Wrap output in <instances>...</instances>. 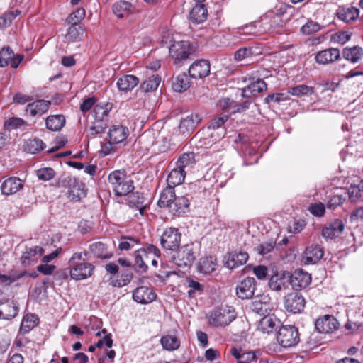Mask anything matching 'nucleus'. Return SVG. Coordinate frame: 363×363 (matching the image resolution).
<instances>
[{
	"label": "nucleus",
	"instance_id": "obj_55",
	"mask_svg": "<svg viewBox=\"0 0 363 363\" xmlns=\"http://www.w3.org/2000/svg\"><path fill=\"white\" fill-rule=\"evenodd\" d=\"M348 195L352 202L363 201V183L351 186L348 190Z\"/></svg>",
	"mask_w": 363,
	"mask_h": 363
},
{
	"label": "nucleus",
	"instance_id": "obj_58",
	"mask_svg": "<svg viewBox=\"0 0 363 363\" xmlns=\"http://www.w3.org/2000/svg\"><path fill=\"white\" fill-rule=\"evenodd\" d=\"M55 171L50 167H43L36 171V176L39 180L47 182L53 179L55 176Z\"/></svg>",
	"mask_w": 363,
	"mask_h": 363
},
{
	"label": "nucleus",
	"instance_id": "obj_41",
	"mask_svg": "<svg viewBox=\"0 0 363 363\" xmlns=\"http://www.w3.org/2000/svg\"><path fill=\"white\" fill-rule=\"evenodd\" d=\"M191 82L186 73H182L177 76L172 82V89L174 91L182 92L186 91L190 87Z\"/></svg>",
	"mask_w": 363,
	"mask_h": 363
},
{
	"label": "nucleus",
	"instance_id": "obj_39",
	"mask_svg": "<svg viewBox=\"0 0 363 363\" xmlns=\"http://www.w3.org/2000/svg\"><path fill=\"white\" fill-rule=\"evenodd\" d=\"M65 124V118L63 115H50L45 119L46 128L51 131L60 130Z\"/></svg>",
	"mask_w": 363,
	"mask_h": 363
},
{
	"label": "nucleus",
	"instance_id": "obj_52",
	"mask_svg": "<svg viewBox=\"0 0 363 363\" xmlns=\"http://www.w3.org/2000/svg\"><path fill=\"white\" fill-rule=\"evenodd\" d=\"M106 127V121H94L91 123V125L86 129L87 136L94 138L96 135L104 133Z\"/></svg>",
	"mask_w": 363,
	"mask_h": 363
},
{
	"label": "nucleus",
	"instance_id": "obj_1",
	"mask_svg": "<svg viewBox=\"0 0 363 363\" xmlns=\"http://www.w3.org/2000/svg\"><path fill=\"white\" fill-rule=\"evenodd\" d=\"M169 52L174 63L182 66L188 59L197 55L198 46L188 40L176 41L170 45Z\"/></svg>",
	"mask_w": 363,
	"mask_h": 363
},
{
	"label": "nucleus",
	"instance_id": "obj_14",
	"mask_svg": "<svg viewBox=\"0 0 363 363\" xmlns=\"http://www.w3.org/2000/svg\"><path fill=\"white\" fill-rule=\"evenodd\" d=\"M211 65L206 60H196L189 68L191 78L202 79L209 75Z\"/></svg>",
	"mask_w": 363,
	"mask_h": 363
},
{
	"label": "nucleus",
	"instance_id": "obj_61",
	"mask_svg": "<svg viewBox=\"0 0 363 363\" xmlns=\"http://www.w3.org/2000/svg\"><path fill=\"white\" fill-rule=\"evenodd\" d=\"M186 281L188 287L190 288V289L188 291L189 297L194 298L195 296L196 291L201 293L203 291V286L199 281L192 279H188Z\"/></svg>",
	"mask_w": 363,
	"mask_h": 363
},
{
	"label": "nucleus",
	"instance_id": "obj_12",
	"mask_svg": "<svg viewBox=\"0 0 363 363\" xmlns=\"http://www.w3.org/2000/svg\"><path fill=\"white\" fill-rule=\"evenodd\" d=\"M289 281L296 291L302 290L308 286L311 282V275L303 270H295L291 274H289Z\"/></svg>",
	"mask_w": 363,
	"mask_h": 363
},
{
	"label": "nucleus",
	"instance_id": "obj_7",
	"mask_svg": "<svg viewBox=\"0 0 363 363\" xmlns=\"http://www.w3.org/2000/svg\"><path fill=\"white\" fill-rule=\"evenodd\" d=\"M235 318V311L229 307H219L211 311L208 322L215 327L229 325Z\"/></svg>",
	"mask_w": 363,
	"mask_h": 363
},
{
	"label": "nucleus",
	"instance_id": "obj_20",
	"mask_svg": "<svg viewBox=\"0 0 363 363\" xmlns=\"http://www.w3.org/2000/svg\"><path fill=\"white\" fill-rule=\"evenodd\" d=\"M45 250L40 246L27 247L23 252L21 261L22 265L28 267L37 262L39 257L44 253Z\"/></svg>",
	"mask_w": 363,
	"mask_h": 363
},
{
	"label": "nucleus",
	"instance_id": "obj_42",
	"mask_svg": "<svg viewBox=\"0 0 363 363\" xmlns=\"http://www.w3.org/2000/svg\"><path fill=\"white\" fill-rule=\"evenodd\" d=\"M134 264L133 267L136 271L140 272H145L148 268L147 265L145 264L144 260V257H147L146 252L145 251V248H140L135 251L134 252Z\"/></svg>",
	"mask_w": 363,
	"mask_h": 363
},
{
	"label": "nucleus",
	"instance_id": "obj_28",
	"mask_svg": "<svg viewBox=\"0 0 363 363\" xmlns=\"http://www.w3.org/2000/svg\"><path fill=\"white\" fill-rule=\"evenodd\" d=\"M359 15V9L352 6H340L337 11V18L347 23L354 21Z\"/></svg>",
	"mask_w": 363,
	"mask_h": 363
},
{
	"label": "nucleus",
	"instance_id": "obj_35",
	"mask_svg": "<svg viewBox=\"0 0 363 363\" xmlns=\"http://www.w3.org/2000/svg\"><path fill=\"white\" fill-rule=\"evenodd\" d=\"M139 83V79L131 74L124 75L120 77L116 83L118 89L124 92L133 89Z\"/></svg>",
	"mask_w": 363,
	"mask_h": 363
},
{
	"label": "nucleus",
	"instance_id": "obj_27",
	"mask_svg": "<svg viewBox=\"0 0 363 363\" xmlns=\"http://www.w3.org/2000/svg\"><path fill=\"white\" fill-rule=\"evenodd\" d=\"M230 353L238 363H250L257 359V352H244L241 347H233L230 350Z\"/></svg>",
	"mask_w": 363,
	"mask_h": 363
},
{
	"label": "nucleus",
	"instance_id": "obj_33",
	"mask_svg": "<svg viewBox=\"0 0 363 363\" xmlns=\"http://www.w3.org/2000/svg\"><path fill=\"white\" fill-rule=\"evenodd\" d=\"M280 321L274 316L266 315L259 322L257 329L264 333H271L279 327Z\"/></svg>",
	"mask_w": 363,
	"mask_h": 363
},
{
	"label": "nucleus",
	"instance_id": "obj_45",
	"mask_svg": "<svg viewBox=\"0 0 363 363\" xmlns=\"http://www.w3.org/2000/svg\"><path fill=\"white\" fill-rule=\"evenodd\" d=\"M133 6L128 1H120L113 6V12L118 18H123L125 15L130 13Z\"/></svg>",
	"mask_w": 363,
	"mask_h": 363
},
{
	"label": "nucleus",
	"instance_id": "obj_50",
	"mask_svg": "<svg viewBox=\"0 0 363 363\" xmlns=\"http://www.w3.org/2000/svg\"><path fill=\"white\" fill-rule=\"evenodd\" d=\"M45 147V144L43 143V141L41 139L37 138L28 140L24 145L25 150L31 154L38 152L44 150Z\"/></svg>",
	"mask_w": 363,
	"mask_h": 363
},
{
	"label": "nucleus",
	"instance_id": "obj_49",
	"mask_svg": "<svg viewBox=\"0 0 363 363\" xmlns=\"http://www.w3.org/2000/svg\"><path fill=\"white\" fill-rule=\"evenodd\" d=\"M196 162L195 154L194 152H186L182 154L176 162V167L182 170L191 167Z\"/></svg>",
	"mask_w": 363,
	"mask_h": 363
},
{
	"label": "nucleus",
	"instance_id": "obj_59",
	"mask_svg": "<svg viewBox=\"0 0 363 363\" xmlns=\"http://www.w3.org/2000/svg\"><path fill=\"white\" fill-rule=\"evenodd\" d=\"M257 33V28L256 27L251 24V25H247L242 28H239L238 30V35L240 38L242 40H247L251 38L252 36H254L256 35Z\"/></svg>",
	"mask_w": 363,
	"mask_h": 363
},
{
	"label": "nucleus",
	"instance_id": "obj_31",
	"mask_svg": "<svg viewBox=\"0 0 363 363\" xmlns=\"http://www.w3.org/2000/svg\"><path fill=\"white\" fill-rule=\"evenodd\" d=\"M201 120L198 113H191L181 121L179 130L183 134L189 133L196 128Z\"/></svg>",
	"mask_w": 363,
	"mask_h": 363
},
{
	"label": "nucleus",
	"instance_id": "obj_24",
	"mask_svg": "<svg viewBox=\"0 0 363 363\" xmlns=\"http://www.w3.org/2000/svg\"><path fill=\"white\" fill-rule=\"evenodd\" d=\"M18 312V306L13 300L0 301V319L11 320L17 315Z\"/></svg>",
	"mask_w": 363,
	"mask_h": 363
},
{
	"label": "nucleus",
	"instance_id": "obj_4",
	"mask_svg": "<svg viewBox=\"0 0 363 363\" xmlns=\"http://www.w3.org/2000/svg\"><path fill=\"white\" fill-rule=\"evenodd\" d=\"M82 253H74L69 260L72 266L69 274L74 280H83L90 277L94 271V266L89 262H80Z\"/></svg>",
	"mask_w": 363,
	"mask_h": 363
},
{
	"label": "nucleus",
	"instance_id": "obj_16",
	"mask_svg": "<svg viewBox=\"0 0 363 363\" xmlns=\"http://www.w3.org/2000/svg\"><path fill=\"white\" fill-rule=\"evenodd\" d=\"M24 186V181L16 177L6 179L1 185L2 194L11 196L18 193Z\"/></svg>",
	"mask_w": 363,
	"mask_h": 363
},
{
	"label": "nucleus",
	"instance_id": "obj_60",
	"mask_svg": "<svg viewBox=\"0 0 363 363\" xmlns=\"http://www.w3.org/2000/svg\"><path fill=\"white\" fill-rule=\"evenodd\" d=\"M253 55L252 48L243 47L238 49L234 53V60L236 62H240L245 59L252 57Z\"/></svg>",
	"mask_w": 363,
	"mask_h": 363
},
{
	"label": "nucleus",
	"instance_id": "obj_44",
	"mask_svg": "<svg viewBox=\"0 0 363 363\" xmlns=\"http://www.w3.org/2000/svg\"><path fill=\"white\" fill-rule=\"evenodd\" d=\"M160 344L164 350L174 351L180 347V340L174 335H166L160 338Z\"/></svg>",
	"mask_w": 363,
	"mask_h": 363
},
{
	"label": "nucleus",
	"instance_id": "obj_5",
	"mask_svg": "<svg viewBox=\"0 0 363 363\" xmlns=\"http://www.w3.org/2000/svg\"><path fill=\"white\" fill-rule=\"evenodd\" d=\"M55 187L68 189L69 196L72 200H79L85 195L84 185L75 177L63 174L57 179Z\"/></svg>",
	"mask_w": 363,
	"mask_h": 363
},
{
	"label": "nucleus",
	"instance_id": "obj_3",
	"mask_svg": "<svg viewBox=\"0 0 363 363\" xmlns=\"http://www.w3.org/2000/svg\"><path fill=\"white\" fill-rule=\"evenodd\" d=\"M108 180L118 196H125L135 189L133 182L126 177L124 171H113L108 175Z\"/></svg>",
	"mask_w": 363,
	"mask_h": 363
},
{
	"label": "nucleus",
	"instance_id": "obj_11",
	"mask_svg": "<svg viewBox=\"0 0 363 363\" xmlns=\"http://www.w3.org/2000/svg\"><path fill=\"white\" fill-rule=\"evenodd\" d=\"M315 326L320 333H330L339 328L337 320L331 315H325L315 320Z\"/></svg>",
	"mask_w": 363,
	"mask_h": 363
},
{
	"label": "nucleus",
	"instance_id": "obj_8",
	"mask_svg": "<svg viewBox=\"0 0 363 363\" xmlns=\"http://www.w3.org/2000/svg\"><path fill=\"white\" fill-rule=\"evenodd\" d=\"M278 342L284 347H290L299 342V333L295 326H282L277 335Z\"/></svg>",
	"mask_w": 363,
	"mask_h": 363
},
{
	"label": "nucleus",
	"instance_id": "obj_34",
	"mask_svg": "<svg viewBox=\"0 0 363 363\" xmlns=\"http://www.w3.org/2000/svg\"><path fill=\"white\" fill-rule=\"evenodd\" d=\"M89 250L96 258L101 259H111L113 256V253L102 242L92 243L89 245Z\"/></svg>",
	"mask_w": 363,
	"mask_h": 363
},
{
	"label": "nucleus",
	"instance_id": "obj_40",
	"mask_svg": "<svg viewBox=\"0 0 363 363\" xmlns=\"http://www.w3.org/2000/svg\"><path fill=\"white\" fill-rule=\"evenodd\" d=\"M175 197L174 188L167 186L160 194L157 204L160 208H168Z\"/></svg>",
	"mask_w": 363,
	"mask_h": 363
},
{
	"label": "nucleus",
	"instance_id": "obj_9",
	"mask_svg": "<svg viewBox=\"0 0 363 363\" xmlns=\"http://www.w3.org/2000/svg\"><path fill=\"white\" fill-rule=\"evenodd\" d=\"M285 309L291 313H299L302 312L306 306L304 297L298 292L288 294L284 298Z\"/></svg>",
	"mask_w": 363,
	"mask_h": 363
},
{
	"label": "nucleus",
	"instance_id": "obj_43",
	"mask_svg": "<svg viewBox=\"0 0 363 363\" xmlns=\"http://www.w3.org/2000/svg\"><path fill=\"white\" fill-rule=\"evenodd\" d=\"M216 266V259L213 257H205L199 259L197 268L203 274H209L215 271Z\"/></svg>",
	"mask_w": 363,
	"mask_h": 363
},
{
	"label": "nucleus",
	"instance_id": "obj_46",
	"mask_svg": "<svg viewBox=\"0 0 363 363\" xmlns=\"http://www.w3.org/2000/svg\"><path fill=\"white\" fill-rule=\"evenodd\" d=\"M38 324V318L34 314H27L22 320L20 332L26 334Z\"/></svg>",
	"mask_w": 363,
	"mask_h": 363
},
{
	"label": "nucleus",
	"instance_id": "obj_36",
	"mask_svg": "<svg viewBox=\"0 0 363 363\" xmlns=\"http://www.w3.org/2000/svg\"><path fill=\"white\" fill-rule=\"evenodd\" d=\"M113 108V104L110 102L100 103L94 107L93 114L95 121H107L109 112Z\"/></svg>",
	"mask_w": 363,
	"mask_h": 363
},
{
	"label": "nucleus",
	"instance_id": "obj_57",
	"mask_svg": "<svg viewBox=\"0 0 363 363\" xmlns=\"http://www.w3.org/2000/svg\"><path fill=\"white\" fill-rule=\"evenodd\" d=\"M133 279V272L130 270H124L121 272V279L112 280L111 284L113 286L121 287L128 284Z\"/></svg>",
	"mask_w": 363,
	"mask_h": 363
},
{
	"label": "nucleus",
	"instance_id": "obj_53",
	"mask_svg": "<svg viewBox=\"0 0 363 363\" xmlns=\"http://www.w3.org/2000/svg\"><path fill=\"white\" fill-rule=\"evenodd\" d=\"M313 93V89L311 86H308L304 84L298 85L289 89L288 94H291L296 96H303L311 95Z\"/></svg>",
	"mask_w": 363,
	"mask_h": 363
},
{
	"label": "nucleus",
	"instance_id": "obj_38",
	"mask_svg": "<svg viewBox=\"0 0 363 363\" xmlns=\"http://www.w3.org/2000/svg\"><path fill=\"white\" fill-rule=\"evenodd\" d=\"M208 16V11L204 4H197L190 12V19L195 23H201L205 21Z\"/></svg>",
	"mask_w": 363,
	"mask_h": 363
},
{
	"label": "nucleus",
	"instance_id": "obj_25",
	"mask_svg": "<svg viewBox=\"0 0 363 363\" xmlns=\"http://www.w3.org/2000/svg\"><path fill=\"white\" fill-rule=\"evenodd\" d=\"M248 259L249 255L247 252L233 251L228 253L225 264L228 268L233 269L245 264Z\"/></svg>",
	"mask_w": 363,
	"mask_h": 363
},
{
	"label": "nucleus",
	"instance_id": "obj_63",
	"mask_svg": "<svg viewBox=\"0 0 363 363\" xmlns=\"http://www.w3.org/2000/svg\"><path fill=\"white\" fill-rule=\"evenodd\" d=\"M289 99V96L285 93H276L268 95L265 99L264 101L266 104L271 102L280 103L281 101H286Z\"/></svg>",
	"mask_w": 363,
	"mask_h": 363
},
{
	"label": "nucleus",
	"instance_id": "obj_26",
	"mask_svg": "<svg viewBox=\"0 0 363 363\" xmlns=\"http://www.w3.org/2000/svg\"><path fill=\"white\" fill-rule=\"evenodd\" d=\"M289 280V272H277L273 274L269 279V286L272 290L279 291L286 289Z\"/></svg>",
	"mask_w": 363,
	"mask_h": 363
},
{
	"label": "nucleus",
	"instance_id": "obj_48",
	"mask_svg": "<svg viewBox=\"0 0 363 363\" xmlns=\"http://www.w3.org/2000/svg\"><path fill=\"white\" fill-rule=\"evenodd\" d=\"M161 82V77L158 74H153L140 85V88L143 91L150 92L156 90Z\"/></svg>",
	"mask_w": 363,
	"mask_h": 363
},
{
	"label": "nucleus",
	"instance_id": "obj_6",
	"mask_svg": "<svg viewBox=\"0 0 363 363\" xmlns=\"http://www.w3.org/2000/svg\"><path fill=\"white\" fill-rule=\"evenodd\" d=\"M182 233L177 228H166L160 237L162 247L171 255L177 249L181 243Z\"/></svg>",
	"mask_w": 363,
	"mask_h": 363
},
{
	"label": "nucleus",
	"instance_id": "obj_51",
	"mask_svg": "<svg viewBox=\"0 0 363 363\" xmlns=\"http://www.w3.org/2000/svg\"><path fill=\"white\" fill-rule=\"evenodd\" d=\"M140 240L139 238L131 236H122L119 240L118 250L121 251H127L133 249L139 245Z\"/></svg>",
	"mask_w": 363,
	"mask_h": 363
},
{
	"label": "nucleus",
	"instance_id": "obj_15",
	"mask_svg": "<svg viewBox=\"0 0 363 363\" xmlns=\"http://www.w3.org/2000/svg\"><path fill=\"white\" fill-rule=\"evenodd\" d=\"M23 55H17L14 56L13 50L9 48H3L0 50V67L11 65L13 68H17L22 62Z\"/></svg>",
	"mask_w": 363,
	"mask_h": 363
},
{
	"label": "nucleus",
	"instance_id": "obj_37",
	"mask_svg": "<svg viewBox=\"0 0 363 363\" xmlns=\"http://www.w3.org/2000/svg\"><path fill=\"white\" fill-rule=\"evenodd\" d=\"M186 174L185 170H182L177 167L173 168L167 178V186L175 188V186L180 185L184 181Z\"/></svg>",
	"mask_w": 363,
	"mask_h": 363
},
{
	"label": "nucleus",
	"instance_id": "obj_21",
	"mask_svg": "<svg viewBox=\"0 0 363 363\" xmlns=\"http://www.w3.org/2000/svg\"><path fill=\"white\" fill-rule=\"evenodd\" d=\"M168 209L172 215L181 216L189 211V200L186 196H176Z\"/></svg>",
	"mask_w": 363,
	"mask_h": 363
},
{
	"label": "nucleus",
	"instance_id": "obj_32",
	"mask_svg": "<svg viewBox=\"0 0 363 363\" xmlns=\"http://www.w3.org/2000/svg\"><path fill=\"white\" fill-rule=\"evenodd\" d=\"M267 84L263 79H258L256 82L250 83L248 86L242 89V96L250 98L257 94L262 93L267 89Z\"/></svg>",
	"mask_w": 363,
	"mask_h": 363
},
{
	"label": "nucleus",
	"instance_id": "obj_18",
	"mask_svg": "<svg viewBox=\"0 0 363 363\" xmlns=\"http://www.w3.org/2000/svg\"><path fill=\"white\" fill-rule=\"evenodd\" d=\"M157 298L156 294L152 289L147 286H140L133 292V298L141 304H147L154 301Z\"/></svg>",
	"mask_w": 363,
	"mask_h": 363
},
{
	"label": "nucleus",
	"instance_id": "obj_17",
	"mask_svg": "<svg viewBox=\"0 0 363 363\" xmlns=\"http://www.w3.org/2000/svg\"><path fill=\"white\" fill-rule=\"evenodd\" d=\"M341 52L337 48H328L317 52L315 57L316 63L328 65L340 59Z\"/></svg>",
	"mask_w": 363,
	"mask_h": 363
},
{
	"label": "nucleus",
	"instance_id": "obj_62",
	"mask_svg": "<svg viewBox=\"0 0 363 363\" xmlns=\"http://www.w3.org/2000/svg\"><path fill=\"white\" fill-rule=\"evenodd\" d=\"M320 30V26L318 23L312 21H308L301 28V33L304 35H311L318 32Z\"/></svg>",
	"mask_w": 363,
	"mask_h": 363
},
{
	"label": "nucleus",
	"instance_id": "obj_56",
	"mask_svg": "<svg viewBox=\"0 0 363 363\" xmlns=\"http://www.w3.org/2000/svg\"><path fill=\"white\" fill-rule=\"evenodd\" d=\"M85 15V9L83 8H79L67 17L66 21L70 25H79V23L84 18Z\"/></svg>",
	"mask_w": 363,
	"mask_h": 363
},
{
	"label": "nucleus",
	"instance_id": "obj_23",
	"mask_svg": "<svg viewBox=\"0 0 363 363\" xmlns=\"http://www.w3.org/2000/svg\"><path fill=\"white\" fill-rule=\"evenodd\" d=\"M50 105V101L38 99L26 106V112L33 117L40 116L48 112Z\"/></svg>",
	"mask_w": 363,
	"mask_h": 363
},
{
	"label": "nucleus",
	"instance_id": "obj_10",
	"mask_svg": "<svg viewBox=\"0 0 363 363\" xmlns=\"http://www.w3.org/2000/svg\"><path fill=\"white\" fill-rule=\"evenodd\" d=\"M324 254L323 247L318 244L308 245L302 255L301 261L305 264H313L319 262Z\"/></svg>",
	"mask_w": 363,
	"mask_h": 363
},
{
	"label": "nucleus",
	"instance_id": "obj_2",
	"mask_svg": "<svg viewBox=\"0 0 363 363\" xmlns=\"http://www.w3.org/2000/svg\"><path fill=\"white\" fill-rule=\"evenodd\" d=\"M200 245L190 242L179 246L171 255L172 262L179 267L191 265L200 254Z\"/></svg>",
	"mask_w": 363,
	"mask_h": 363
},
{
	"label": "nucleus",
	"instance_id": "obj_13",
	"mask_svg": "<svg viewBox=\"0 0 363 363\" xmlns=\"http://www.w3.org/2000/svg\"><path fill=\"white\" fill-rule=\"evenodd\" d=\"M255 289V279L247 277L237 286L236 294L241 299H249L253 296Z\"/></svg>",
	"mask_w": 363,
	"mask_h": 363
},
{
	"label": "nucleus",
	"instance_id": "obj_64",
	"mask_svg": "<svg viewBox=\"0 0 363 363\" xmlns=\"http://www.w3.org/2000/svg\"><path fill=\"white\" fill-rule=\"evenodd\" d=\"M345 201V197L340 194H334L330 196L327 203L328 208L335 209L337 206L342 205Z\"/></svg>",
	"mask_w": 363,
	"mask_h": 363
},
{
	"label": "nucleus",
	"instance_id": "obj_54",
	"mask_svg": "<svg viewBox=\"0 0 363 363\" xmlns=\"http://www.w3.org/2000/svg\"><path fill=\"white\" fill-rule=\"evenodd\" d=\"M20 13L21 11L18 9L4 13L0 16V29H4L9 27L12 23L13 20Z\"/></svg>",
	"mask_w": 363,
	"mask_h": 363
},
{
	"label": "nucleus",
	"instance_id": "obj_30",
	"mask_svg": "<svg viewBox=\"0 0 363 363\" xmlns=\"http://www.w3.org/2000/svg\"><path fill=\"white\" fill-rule=\"evenodd\" d=\"M342 55L345 60L356 64L363 59V48L359 45L347 46L342 49Z\"/></svg>",
	"mask_w": 363,
	"mask_h": 363
},
{
	"label": "nucleus",
	"instance_id": "obj_19",
	"mask_svg": "<svg viewBox=\"0 0 363 363\" xmlns=\"http://www.w3.org/2000/svg\"><path fill=\"white\" fill-rule=\"evenodd\" d=\"M129 135L128 128L123 125H113L108 133L110 143L118 144L125 141Z\"/></svg>",
	"mask_w": 363,
	"mask_h": 363
},
{
	"label": "nucleus",
	"instance_id": "obj_29",
	"mask_svg": "<svg viewBox=\"0 0 363 363\" xmlns=\"http://www.w3.org/2000/svg\"><path fill=\"white\" fill-rule=\"evenodd\" d=\"M128 196V204L131 208L138 210L141 216L144 215L147 204L145 203V197L143 194L131 191Z\"/></svg>",
	"mask_w": 363,
	"mask_h": 363
},
{
	"label": "nucleus",
	"instance_id": "obj_47",
	"mask_svg": "<svg viewBox=\"0 0 363 363\" xmlns=\"http://www.w3.org/2000/svg\"><path fill=\"white\" fill-rule=\"evenodd\" d=\"M84 29L80 25H71L67 32L65 38L72 42L80 41L83 39Z\"/></svg>",
	"mask_w": 363,
	"mask_h": 363
},
{
	"label": "nucleus",
	"instance_id": "obj_22",
	"mask_svg": "<svg viewBox=\"0 0 363 363\" xmlns=\"http://www.w3.org/2000/svg\"><path fill=\"white\" fill-rule=\"evenodd\" d=\"M345 229V223L342 220L335 219L325 225L322 230V235L326 239L338 237Z\"/></svg>",
	"mask_w": 363,
	"mask_h": 363
}]
</instances>
